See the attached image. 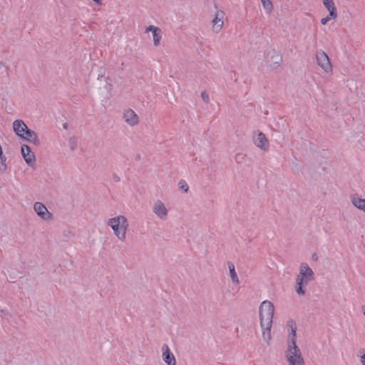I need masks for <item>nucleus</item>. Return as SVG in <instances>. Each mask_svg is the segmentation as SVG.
<instances>
[{"instance_id":"f257e3e1","label":"nucleus","mask_w":365,"mask_h":365,"mask_svg":"<svg viewBox=\"0 0 365 365\" xmlns=\"http://www.w3.org/2000/svg\"><path fill=\"white\" fill-rule=\"evenodd\" d=\"M274 304L268 300L263 301L259 307L260 326L262 329V337L269 342L271 339V328L274 316Z\"/></svg>"},{"instance_id":"f03ea898","label":"nucleus","mask_w":365,"mask_h":365,"mask_svg":"<svg viewBox=\"0 0 365 365\" xmlns=\"http://www.w3.org/2000/svg\"><path fill=\"white\" fill-rule=\"evenodd\" d=\"M291 329L292 336L285 354L287 360L289 365H304L301 351L296 344V327L292 325Z\"/></svg>"},{"instance_id":"7ed1b4c3","label":"nucleus","mask_w":365,"mask_h":365,"mask_svg":"<svg viewBox=\"0 0 365 365\" xmlns=\"http://www.w3.org/2000/svg\"><path fill=\"white\" fill-rule=\"evenodd\" d=\"M108 225L111 227L114 235L119 240L124 241L125 240L129 223L124 215H120L110 218Z\"/></svg>"},{"instance_id":"20e7f679","label":"nucleus","mask_w":365,"mask_h":365,"mask_svg":"<svg viewBox=\"0 0 365 365\" xmlns=\"http://www.w3.org/2000/svg\"><path fill=\"white\" fill-rule=\"evenodd\" d=\"M314 279V274L312 269L307 264H302L300 266L299 274L297 277V293L299 295L304 294L303 287H307L309 282Z\"/></svg>"},{"instance_id":"39448f33","label":"nucleus","mask_w":365,"mask_h":365,"mask_svg":"<svg viewBox=\"0 0 365 365\" xmlns=\"http://www.w3.org/2000/svg\"><path fill=\"white\" fill-rule=\"evenodd\" d=\"M14 131L19 138L37 145L38 143V138L36 133L28 128L25 123L21 120H16L13 123Z\"/></svg>"},{"instance_id":"423d86ee","label":"nucleus","mask_w":365,"mask_h":365,"mask_svg":"<svg viewBox=\"0 0 365 365\" xmlns=\"http://www.w3.org/2000/svg\"><path fill=\"white\" fill-rule=\"evenodd\" d=\"M123 118L125 122L132 127L137 125L140 121L138 115L130 108L124 110Z\"/></svg>"},{"instance_id":"0eeeda50","label":"nucleus","mask_w":365,"mask_h":365,"mask_svg":"<svg viewBox=\"0 0 365 365\" xmlns=\"http://www.w3.org/2000/svg\"><path fill=\"white\" fill-rule=\"evenodd\" d=\"M225 13L224 11L219 10L215 13V18L212 21V30L215 33H219L223 27Z\"/></svg>"},{"instance_id":"6e6552de","label":"nucleus","mask_w":365,"mask_h":365,"mask_svg":"<svg viewBox=\"0 0 365 365\" xmlns=\"http://www.w3.org/2000/svg\"><path fill=\"white\" fill-rule=\"evenodd\" d=\"M21 155L26 161V163L30 165L33 166L36 162V158L34 153L31 151L29 146L26 145H21Z\"/></svg>"},{"instance_id":"1a4fd4ad","label":"nucleus","mask_w":365,"mask_h":365,"mask_svg":"<svg viewBox=\"0 0 365 365\" xmlns=\"http://www.w3.org/2000/svg\"><path fill=\"white\" fill-rule=\"evenodd\" d=\"M153 212L160 219H166L168 213V210L166 208L165 204L160 201H156L153 207Z\"/></svg>"},{"instance_id":"9d476101","label":"nucleus","mask_w":365,"mask_h":365,"mask_svg":"<svg viewBox=\"0 0 365 365\" xmlns=\"http://www.w3.org/2000/svg\"><path fill=\"white\" fill-rule=\"evenodd\" d=\"M36 214L43 220H49L51 218V213L48 210L46 207L41 202H36L34 206Z\"/></svg>"},{"instance_id":"9b49d317","label":"nucleus","mask_w":365,"mask_h":365,"mask_svg":"<svg viewBox=\"0 0 365 365\" xmlns=\"http://www.w3.org/2000/svg\"><path fill=\"white\" fill-rule=\"evenodd\" d=\"M254 143L257 147L263 150H267L269 149V143L265 135L262 132H258L255 138Z\"/></svg>"},{"instance_id":"f8f14e48","label":"nucleus","mask_w":365,"mask_h":365,"mask_svg":"<svg viewBox=\"0 0 365 365\" xmlns=\"http://www.w3.org/2000/svg\"><path fill=\"white\" fill-rule=\"evenodd\" d=\"M317 64L321 68H329L331 67L329 58L327 53L323 51H319L316 53Z\"/></svg>"},{"instance_id":"ddd939ff","label":"nucleus","mask_w":365,"mask_h":365,"mask_svg":"<svg viewBox=\"0 0 365 365\" xmlns=\"http://www.w3.org/2000/svg\"><path fill=\"white\" fill-rule=\"evenodd\" d=\"M162 351L163 359L168 365H176L175 356L170 351V349L167 344H164L163 346Z\"/></svg>"},{"instance_id":"4468645a","label":"nucleus","mask_w":365,"mask_h":365,"mask_svg":"<svg viewBox=\"0 0 365 365\" xmlns=\"http://www.w3.org/2000/svg\"><path fill=\"white\" fill-rule=\"evenodd\" d=\"M146 32L151 31L153 37V43L155 46H158L160 44L162 38V31L160 29L155 27V26L150 25L146 28Z\"/></svg>"},{"instance_id":"2eb2a0df","label":"nucleus","mask_w":365,"mask_h":365,"mask_svg":"<svg viewBox=\"0 0 365 365\" xmlns=\"http://www.w3.org/2000/svg\"><path fill=\"white\" fill-rule=\"evenodd\" d=\"M351 201L356 207L365 213V199L359 197L357 195H353L351 196Z\"/></svg>"},{"instance_id":"dca6fc26","label":"nucleus","mask_w":365,"mask_h":365,"mask_svg":"<svg viewBox=\"0 0 365 365\" xmlns=\"http://www.w3.org/2000/svg\"><path fill=\"white\" fill-rule=\"evenodd\" d=\"M323 5L330 13V16H332V17L337 16V10L334 5V1L329 2V3H323Z\"/></svg>"},{"instance_id":"f3484780","label":"nucleus","mask_w":365,"mask_h":365,"mask_svg":"<svg viewBox=\"0 0 365 365\" xmlns=\"http://www.w3.org/2000/svg\"><path fill=\"white\" fill-rule=\"evenodd\" d=\"M228 268H229V271H230V277H231L232 282L235 284H238L240 281H239L238 277L237 275V273L235 272V265L232 263H228Z\"/></svg>"},{"instance_id":"a211bd4d","label":"nucleus","mask_w":365,"mask_h":365,"mask_svg":"<svg viewBox=\"0 0 365 365\" xmlns=\"http://www.w3.org/2000/svg\"><path fill=\"white\" fill-rule=\"evenodd\" d=\"M271 58L273 65L276 66V67H278L279 66V63L282 60V56L275 51H273V52L272 53Z\"/></svg>"},{"instance_id":"6ab92c4d","label":"nucleus","mask_w":365,"mask_h":365,"mask_svg":"<svg viewBox=\"0 0 365 365\" xmlns=\"http://www.w3.org/2000/svg\"><path fill=\"white\" fill-rule=\"evenodd\" d=\"M264 9L267 13H271L273 9V5L270 0H261Z\"/></svg>"},{"instance_id":"aec40b11","label":"nucleus","mask_w":365,"mask_h":365,"mask_svg":"<svg viewBox=\"0 0 365 365\" xmlns=\"http://www.w3.org/2000/svg\"><path fill=\"white\" fill-rule=\"evenodd\" d=\"M6 161V157L3 155V153L0 154V170H2L3 172L6 171L7 168Z\"/></svg>"},{"instance_id":"412c9836","label":"nucleus","mask_w":365,"mask_h":365,"mask_svg":"<svg viewBox=\"0 0 365 365\" xmlns=\"http://www.w3.org/2000/svg\"><path fill=\"white\" fill-rule=\"evenodd\" d=\"M357 356L360 358V361L361 364L365 365V349H360L358 352Z\"/></svg>"},{"instance_id":"4be33fe9","label":"nucleus","mask_w":365,"mask_h":365,"mask_svg":"<svg viewBox=\"0 0 365 365\" xmlns=\"http://www.w3.org/2000/svg\"><path fill=\"white\" fill-rule=\"evenodd\" d=\"M178 185L180 189L183 190L185 192H187L188 191L189 187L185 180H180Z\"/></svg>"},{"instance_id":"5701e85b","label":"nucleus","mask_w":365,"mask_h":365,"mask_svg":"<svg viewBox=\"0 0 365 365\" xmlns=\"http://www.w3.org/2000/svg\"><path fill=\"white\" fill-rule=\"evenodd\" d=\"M336 17H332V16H330V13L329 14V15L324 18H322L321 19V23L323 25H325L327 24L328 21H329L331 19H336Z\"/></svg>"},{"instance_id":"b1692460","label":"nucleus","mask_w":365,"mask_h":365,"mask_svg":"<svg viewBox=\"0 0 365 365\" xmlns=\"http://www.w3.org/2000/svg\"><path fill=\"white\" fill-rule=\"evenodd\" d=\"M201 97H202V100L205 102H208V101H209V96L207 93V92H205V91L202 92Z\"/></svg>"},{"instance_id":"393cba45","label":"nucleus","mask_w":365,"mask_h":365,"mask_svg":"<svg viewBox=\"0 0 365 365\" xmlns=\"http://www.w3.org/2000/svg\"><path fill=\"white\" fill-rule=\"evenodd\" d=\"M92 1L99 5H101L102 4L101 0H92Z\"/></svg>"},{"instance_id":"a878e982","label":"nucleus","mask_w":365,"mask_h":365,"mask_svg":"<svg viewBox=\"0 0 365 365\" xmlns=\"http://www.w3.org/2000/svg\"><path fill=\"white\" fill-rule=\"evenodd\" d=\"M333 0H322V2L323 3H329V2H332Z\"/></svg>"}]
</instances>
